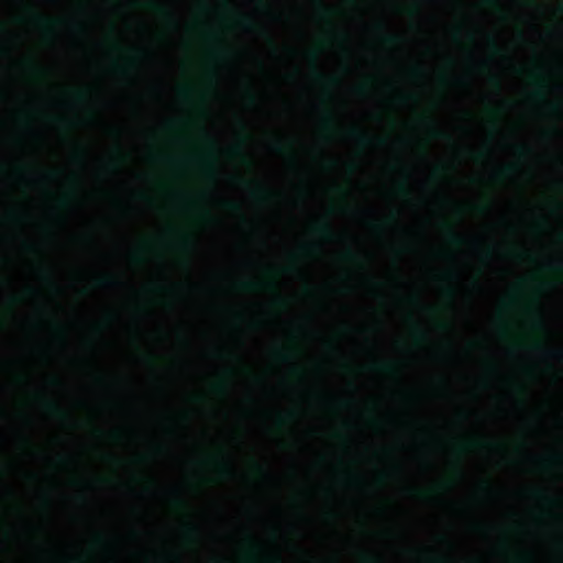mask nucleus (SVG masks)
<instances>
[{
    "label": "nucleus",
    "mask_w": 563,
    "mask_h": 563,
    "mask_svg": "<svg viewBox=\"0 0 563 563\" xmlns=\"http://www.w3.org/2000/svg\"><path fill=\"white\" fill-rule=\"evenodd\" d=\"M511 172H514V166H506V167L503 169V173H505V174H509V173H511Z\"/></svg>",
    "instance_id": "dca6fc26"
},
{
    "label": "nucleus",
    "mask_w": 563,
    "mask_h": 563,
    "mask_svg": "<svg viewBox=\"0 0 563 563\" xmlns=\"http://www.w3.org/2000/svg\"><path fill=\"white\" fill-rule=\"evenodd\" d=\"M196 531H197V529H196V527H194V526H189V527L187 528V532H188V533H195Z\"/></svg>",
    "instance_id": "6ab92c4d"
},
{
    "label": "nucleus",
    "mask_w": 563,
    "mask_h": 563,
    "mask_svg": "<svg viewBox=\"0 0 563 563\" xmlns=\"http://www.w3.org/2000/svg\"><path fill=\"white\" fill-rule=\"evenodd\" d=\"M217 387H218L219 389H221V390H223V389H224V385H223V384H218V385H217Z\"/></svg>",
    "instance_id": "412c9836"
},
{
    "label": "nucleus",
    "mask_w": 563,
    "mask_h": 563,
    "mask_svg": "<svg viewBox=\"0 0 563 563\" xmlns=\"http://www.w3.org/2000/svg\"><path fill=\"white\" fill-rule=\"evenodd\" d=\"M332 117L330 115V113H325L324 117H323V123L327 128H330L332 125Z\"/></svg>",
    "instance_id": "1a4fd4ad"
},
{
    "label": "nucleus",
    "mask_w": 563,
    "mask_h": 563,
    "mask_svg": "<svg viewBox=\"0 0 563 563\" xmlns=\"http://www.w3.org/2000/svg\"><path fill=\"white\" fill-rule=\"evenodd\" d=\"M318 232L327 240H331L333 238V232L329 223H322L318 228Z\"/></svg>",
    "instance_id": "7ed1b4c3"
},
{
    "label": "nucleus",
    "mask_w": 563,
    "mask_h": 563,
    "mask_svg": "<svg viewBox=\"0 0 563 563\" xmlns=\"http://www.w3.org/2000/svg\"><path fill=\"white\" fill-rule=\"evenodd\" d=\"M449 236H450L451 242L454 244H460L462 242V238L459 234H456L455 232H453L452 230H450Z\"/></svg>",
    "instance_id": "39448f33"
},
{
    "label": "nucleus",
    "mask_w": 563,
    "mask_h": 563,
    "mask_svg": "<svg viewBox=\"0 0 563 563\" xmlns=\"http://www.w3.org/2000/svg\"><path fill=\"white\" fill-rule=\"evenodd\" d=\"M77 99H78L79 101H82V100L85 99V96H84L82 93H78V95H77Z\"/></svg>",
    "instance_id": "aec40b11"
},
{
    "label": "nucleus",
    "mask_w": 563,
    "mask_h": 563,
    "mask_svg": "<svg viewBox=\"0 0 563 563\" xmlns=\"http://www.w3.org/2000/svg\"><path fill=\"white\" fill-rule=\"evenodd\" d=\"M417 335H418V338H419V339H426V336H427V335H426V332H423V331H421V330H418V331H417Z\"/></svg>",
    "instance_id": "a211bd4d"
},
{
    "label": "nucleus",
    "mask_w": 563,
    "mask_h": 563,
    "mask_svg": "<svg viewBox=\"0 0 563 563\" xmlns=\"http://www.w3.org/2000/svg\"><path fill=\"white\" fill-rule=\"evenodd\" d=\"M346 254H347L349 256H353V253H352L350 250L346 252Z\"/></svg>",
    "instance_id": "393cba45"
},
{
    "label": "nucleus",
    "mask_w": 563,
    "mask_h": 563,
    "mask_svg": "<svg viewBox=\"0 0 563 563\" xmlns=\"http://www.w3.org/2000/svg\"><path fill=\"white\" fill-rule=\"evenodd\" d=\"M97 284L99 286H114V285H118L119 282L113 276L104 275L97 279Z\"/></svg>",
    "instance_id": "f03ea898"
},
{
    "label": "nucleus",
    "mask_w": 563,
    "mask_h": 563,
    "mask_svg": "<svg viewBox=\"0 0 563 563\" xmlns=\"http://www.w3.org/2000/svg\"><path fill=\"white\" fill-rule=\"evenodd\" d=\"M536 495H537L538 497L542 498L543 500H548V501H549V500H551V498H550L548 495L543 494V493H542V492H540V490H537V492H536Z\"/></svg>",
    "instance_id": "ddd939ff"
},
{
    "label": "nucleus",
    "mask_w": 563,
    "mask_h": 563,
    "mask_svg": "<svg viewBox=\"0 0 563 563\" xmlns=\"http://www.w3.org/2000/svg\"><path fill=\"white\" fill-rule=\"evenodd\" d=\"M547 352L550 353L553 356H561L562 355V353L560 351H553V350L549 351V350H547Z\"/></svg>",
    "instance_id": "f3484780"
},
{
    "label": "nucleus",
    "mask_w": 563,
    "mask_h": 563,
    "mask_svg": "<svg viewBox=\"0 0 563 563\" xmlns=\"http://www.w3.org/2000/svg\"><path fill=\"white\" fill-rule=\"evenodd\" d=\"M250 100H251V102H255L254 96H250Z\"/></svg>",
    "instance_id": "b1692460"
},
{
    "label": "nucleus",
    "mask_w": 563,
    "mask_h": 563,
    "mask_svg": "<svg viewBox=\"0 0 563 563\" xmlns=\"http://www.w3.org/2000/svg\"><path fill=\"white\" fill-rule=\"evenodd\" d=\"M536 347L539 349V350L543 349L540 344H537Z\"/></svg>",
    "instance_id": "a878e982"
},
{
    "label": "nucleus",
    "mask_w": 563,
    "mask_h": 563,
    "mask_svg": "<svg viewBox=\"0 0 563 563\" xmlns=\"http://www.w3.org/2000/svg\"><path fill=\"white\" fill-rule=\"evenodd\" d=\"M221 470H222V472H223L224 474H231V473H232V472H231V468H230L228 465H223V466L221 467Z\"/></svg>",
    "instance_id": "2eb2a0df"
},
{
    "label": "nucleus",
    "mask_w": 563,
    "mask_h": 563,
    "mask_svg": "<svg viewBox=\"0 0 563 563\" xmlns=\"http://www.w3.org/2000/svg\"><path fill=\"white\" fill-rule=\"evenodd\" d=\"M251 196L253 198H263V191L260 190V189H254V190H251Z\"/></svg>",
    "instance_id": "9d476101"
},
{
    "label": "nucleus",
    "mask_w": 563,
    "mask_h": 563,
    "mask_svg": "<svg viewBox=\"0 0 563 563\" xmlns=\"http://www.w3.org/2000/svg\"><path fill=\"white\" fill-rule=\"evenodd\" d=\"M534 96L537 98H539L540 100H544L545 99V95H544V91L542 89H538L536 92H534Z\"/></svg>",
    "instance_id": "f8f14e48"
},
{
    "label": "nucleus",
    "mask_w": 563,
    "mask_h": 563,
    "mask_svg": "<svg viewBox=\"0 0 563 563\" xmlns=\"http://www.w3.org/2000/svg\"><path fill=\"white\" fill-rule=\"evenodd\" d=\"M437 562H439V563H446V562H445V561H443V560H438Z\"/></svg>",
    "instance_id": "bb28decb"
},
{
    "label": "nucleus",
    "mask_w": 563,
    "mask_h": 563,
    "mask_svg": "<svg viewBox=\"0 0 563 563\" xmlns=\"http://www.w3.org/2000/svg\"><path fill=\"white\" fill-rule=\"evenodd\" d=\"M428 123H429L430 131H431L433 136L438 137V136H443L444 135V133L442 131H440L432 121L429 120Z\"/></svg>",
    "instance_id": "20e7f679"
},
{
    "label": "nucleus",
    "mask_w": 563,
    "mask_h": 563,
    "mask_svg": "<svg viewBox=\"0 0 563 563\" xmlns=\"http://www.w3.org/2000/svg\"><path fill=\"white\" fill-rule=\"evenodd\" d=\"M46 407L53 412L62 413L59 407L55 402H46Z\"/></svg>",
    "instance_id": "6e6552de"
},
{
    "label": "nucleus",
    "mask_w": 563,
    "mask_h": 563,
    "mask_svg": "<svg viewBox=\"0 0 563 563\" xmlns=\"http://www.w3.org/2000/svg\"><path fill=\"white\" fill-rule=\"evenodd\" d=\"M272 148H273L275 152H277V153H283V152H284V150H285V147H284V145L282 144V142H280V141H278V140H276V141H274V142H273V144H272Z\"/></svg>",
    "instance_id": "423d86ee"
},
{
    "label": "nucleus",
    "mask_w": 563,
    "mask_h": 563,
    "mask_svg": "<svg viewBox=\"0 0 563 563\" xmlns=\"http://www.w3.org/2000/svg\"><path fill=\"white\" fill-rule=\"evenodd\" d=\"M257 286L254 282H245L243 283V287L246 289H254Z\"/></svg>",
    "instance_id": "9b49d317"
},
{
    "label": "nucleus",
    "mask_w": 563,
    "mask_h": 563,
    "mask_svg": "<svg viewBox=\"0 0 563 563\" xmlns=\"http://www.w3.org/2000/svg\"><path fill=\"white\" fill-rule=\"evenodd\" d=\"M275 355L278 356L283 362H288L290 360V356L280 350H277Z\"/></svg>",
    "instance_id": "0eeeda50"
},
{
    "label": "nucleus",
    "mask_w": 563,
    "mask_h": 563,
    "mask_svg": "<svg viewBox=\"0 0 563 563\" xmlns=\"http://www.w3.org/2000/svg\"><path fill=\"white\" fill-rule=\"evenodd\" d=\"M350 135L355 140L357 145L362 147H366L372 144L373 139L365 132L358 130V129H352L350 130Z\"/></svg>",
    "instance_id": "f257e3e1"
},
{
    "label": "nucleus",
    "mask_w": 563,
    "mask_h": 563,
    "mask_svg": "<svg viewBox=\"0 0 563 563\" xmlns=\"http://www.w3.org/2000/svg\"><path fill=\"white\" fill-rule=\"evenodd\" d=\"M548 104H549V107H550V109H551L552 111H558V110H560V108H561V107H560L559 104H556V103H548Z\"/></svg>",
    "instance_id": "4468645a"
},
{
    "label": "nucleus",
    "mask_w": 563,
    "mask_h": 563,
    "mask_svg": "<svg viewBox=\"0 0 563 563\" xmlns=\"http://www.w3.org/2000/svg\"><path fill=\"white\" fill-rule=\"evenodd\" d=\"M518 150L520 151V153H522V152L526 150V147H523V146H518Z\"/></svg>",
    "instance_id": "4be33fe9"
},
{
    "label": "nucleus",
    "mask_w": 563,
    "mask_h": 563,
    "mask_svg": "<svg viewBox=\"0 0 563 563\" xmlns=\"http://www.w3.org/2000/svg\"><path fill=\"white\" fill-rule=\"evenodd\" d=\"M485 255H486V257H489V256L492 255V252H490V251H487V252L485 253Z\"/></svg>",
    "instance_id": "5701e85b"
}]
</instances>
